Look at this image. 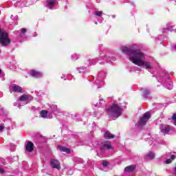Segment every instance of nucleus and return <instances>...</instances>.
<instances>
[{
    "instance_id": "nucleus-8",
    "label": "nucleus",
    "mask_w": 176,
    "mask_h": 176,
    "mask_svg": "<svg viewBox=\"0 0 176 176\" xmlns=\"http://www.w3.org/2000/svg\"><path fill=\"white\" fill-rule=\"evenodd\" d=\"M100 60H104V61H107V63H113V61L116 60V58L110 56L109 54H105L104 56H100Z\"/></svg>"
},
{
    "instance_id": "nucleus-20",
    "label": "nucleus",
    "mask_w": 176,
    "mask_h": 176,
    "mask_svg": "<svg viewBox=\"0 0 176 176\" xmlns=\"http://www.w3.org/2000/svg\"><path fill=\"white\" fill-rule=\"evenodd\" d=\"M27 152H32L34 151V143L32 142H28L25 145Z\"/></svg>"
},
{
    "instance_id": "nucleus-3",
    "label": "nucleus",
    "mask_w": 176,
    "mask_h": 176,
    "mask_svg": "<svg viewBox=\"0 0 176 176\" xmlns=\"http://www.w3.org/2000/svg\"><path fill=\"white\" fill-rule=\"evenodd\" d=\"M107 112L109 116L113 118H119L122 116L123 112V107L121 104L113 103V105L107 109Z\"/></svg>"
},
{
    "instance_id": "nucleus-24",
    "label": "nucleus",
    "mask_w": 176,
    "mask_h": 176,
    "mask_svg": "<svg viewBox=\"0 0 176 176\" xmlns=\"http://www.w3.org/2000/svg\"><path fill=\"white\" fill-rule=\"evenodd\" d=\"M114 138V136H113V135H112L111 133V132H109V131H106L105 133H104V138H106V140H111V139H112V138Z\"/></svg>"
},
{
    "instance_id": "nucleus-33",
    "label": "nucleus",
    "mask_w": 176,
    "mask_h": 176,
    "mask_svg": "<svg viewBox=\"0 0 176 176\" xmlns=\"http://www.w3.org/2000/svg\"><path fill=\"white\" fill-rule=\"evenodd\" d=\"M11 19L12 20L16 21L19 19V16H14L13 15H11Z\"/></svg>"
},
{
    "instance_id": "nucleus-44",
    "label": "nucleus",
    "mask_w": 176,
    "mask_h": 176,
    "mask_svg": "<svg viewBox=\"0 0 176 176\" xmlns=\"http://www.w3.org/2000/svg\"><path fill=\"white\" fill-rule=\"evenodd\" d=\"M14 105H16V103H14Z\"/></svg>"
},
{
    "instance_id": "nucleus-18",
    "label": "nucleus",
    "mask_w": 176,
    "mask_h": 176,
    "mask_svg": "<svg viewBox=\"0 0 176 176\" xmlns=\"http://www.w3.org/2000/svg\"><path fill=\"white\" fill-rule=\"evenodd\" d=\"M49 111L50 113L52 115L53 112H60V109H58L57 105L56 104H50Z\"/></svg>"
},
{
    "instance_id": "nucleus-42",
    "label": "nucleus",
    "mask_w": 176,
    "mask_h": 176,
    "mask_svg": "<svg viewBox=\"0 0 176 176\" xmlns=\"http://www.w3.org/2000/svg\"><path fill=\"white\" fill-rule=\"evenodd\" d=\"M1 73H2V70L0 69V74H1Z\"/></svg>"
},
{
    "instance_id": "nucleus-6",
    "label": "nucleus",
    "mask_w": 176,
    "mask_h": 176,
    "mask_svg": "<svg viewBox=\"0 0 176 176\" xmlns=\"http://www.w3.org/2000/svg\"><path fill=\"white\" fill-rule=\"evenodd\" d=\"M151 119V113L146 112L145 113L142 117L140 118L139 121V126L142 127V126H144L145 123L147 122L148 120Z\"/></svg>"
},
{
    "instance_id": "nucleus-7",
    "label": "nucleus",
    "mask_w": 176,
    "mask_h": 176,
    "mask_svg": "<svg viewBox=\"0 0 176 176\" xmlns=\"http://www.w3.org/2000/svg\"><path fill=\"white\" fill-rule=\"evenodd\" d=\"M9 89L10 93H23V88L15 84L10 85Z\"/></svg>"
},
{
    "instance_id": "nucleus-1",
    "label": "nucleus",
    "mask_w": 176,
    "mask_h": 176,
    "mask_svg": "<svg viewBox=\"0 0 176 176\" xmlns=\"http://www.w3.org/2000/svg\"><path fill=\"white\" fill-rule=\"evenodd\" d=\"M121 52L128 56V58L135 65L142 67L145 69H152L153 63L151 61H145V54L141 51L126 46L121 47Z\"/></svg>"
},
{
    "instance_id": "nucleus-37",
    "label": "nucleus",
    "mask_w": 176,
    "mask_h": 176,
    "mask_svg": "<svg viewBox=\"0 0 176 176\" xmlns=\"http://www.w3.org/2000/svg\"><path fill=\"white\" fill-rule=\"evenodd\" d=\"M3 173H5V170L3 168H0V174H3Z\"/></svg>"
},
{
    "instance_id": "nucleus-4",
    "label": "nucleus",
    "mask_w": 176,
    "mask_h": 176,
    "mask_svg": "<svg viewBox=\"0 0 176 176\" xmlns=\"http://www.w3.org/2000/svg\"><path fill=\"white\" fill-rule=\"evenodd\" d=\"M11 41L9 38V34L5 30L0 28V45L1 46H8L10 43Z\"/></svg>"
},
{
    "instance_id": "nucleus-9",
    "label": "nucleus",
    "mask_w": 176,
    "mask_h": 176,
    "mask_svg": "<svg viewBox=\"0 0 176 176\" xmlns=\"http://www.w3.org/2000/svg\"><path fill=\"white\" fill-rule=\"evenodd\" d=\"M160 130L163 133V134H168V133H170V130H171V127L170 125L160 124Z\"/></svg>"
},
{
    "instance_id": "nucleus-31",
    "label": "nucleus",
    "mask_w": 176,
    "mask_h": 176,
    "mask_svg": "<svg viewBox=\"0 0 176 176\" xmlns=\"http://www.w3.org/2000/svg\"><path fill=\"white\" fill-rule=\"evenodd\" d=\"M86 67H80L78 68V72L79 74H83V72H86Z\"/></svg>"
},
{
    "instance_id": "nucleus-10",
    "label": "nucleus",
    "mask_w": 176,
    "mask_h": 176,
    "mask_svg": "<svg viewBox=\"0 0 176 176\" xmlns=\"http://www.w3.org/2000/svg\"><path fill=\"white\" fill-rule=\"evenodd\" d=\"M51 166L52 168H56V170H60L61 166H60V162L56 159H52L50 162Z\"/></svg>"
},
{
    "instance_id": "nucleus-13",
    "label": "nucleus",
    "mask_w": 176,
    "mask_h": 176,
    "mask_svg": "<svg viewBox=\"0 0 176 176\" xmlns=\"http://www.w3.org/2000/svg\"><path fill=\"white\" fill-rule=\"evenodd\" d=\"M173 28H174V25L172 23H167L166 27H164L162 29V32L166 33L168 31H173Z\"/></svg>"
},
{
    "instance_id": "nucleus-30",
    "label": "nucleus",
    "mask_w": 176,
    "mask_h": 176,
    "mask_svg": "<svg viewBox=\"0 0 176 176\" xmlns=\"http://www.w3.org/2000/svg\"><path fill=\"white\" fill-rule=\"evenodd\" d=\"M27 32V29L22 28L21 29V33L19 34V38H22L23 35Z\"/></svg>"
},
{
    "instance_id": "nucleus-40",
    "label": "nucleus",
    "mask_w": 176,
    "mask_h": 176,
    "mask_svg": "<svg viewBox=\"0 0 176 176\" xmlns=\"http://www.w3.org/2000/svg\"><path fill=\"white\" fill-rule=\"evenodd\" d=\"M2 130H3V126H0V131H2Z\"/></svg>"
},
{
    "instance_id": "nucleus-25",
    "label": "nucleus",
    "mask_w": 176,
    "mask_h": 176,
    "mask_svg": "<svg viewBox=\"0 0 176 176\" xmlns=\"http://www.w3.org/2000/svg\"><path fill=\"white\" fill-rule=\"evenodd\" d=\"M100 61V60H98V58H95V59H90L89 60V65H87V67H90L91 65H96V63Z\"/></svg>"
},
{
    "instance_id": "nucleus-36",
    "label": "nucleus",
    "mask_w": 176,
    "mask_h": 176,
    "mask_svg": "<svg viewBox=\"0 0 176 176\" xmlns=\"http://www.w3.org/2000/svg\"><path fill=\"white\" fill-rule=\"evenodd\" d=\"M15 149H16V146L12 145V148H10V151H12L13 152V151H14Z\"/></svg>"
},
{
    "instance_id": "nucleus-28",
    "label": "nucleus",
    "mask_w": 176,
    "mask_h": 176,
    "mask_svg": "<svg viewBox=\"0 0 176 176\" xmlns=\"http://www.w3.org/2000/svg\"><path fill=\"white\" fill-rule=\"evenodd\" d=\"M102 101H104V99H102V98H101V96L99 97V102L96 103V107H97V108H100V107H101V105L102 104Z\"/></svg>"
},
{
    "instance_id": "nucleus-23",
    "label": "nucleus",
    "mask_w": 176,
    "mask_h": 176,
    "mask_svg": "<svg viewBox=\"0 0 176 176\" xmlns=\"http://www.w3.org/2000/svg\"><path fill=\"white\" fill-rule=\"evenodd\" d=\"M58 149L60 151V152H66V153H71V150L68 148L62 146H58Z\"/></svg>"
},
{
    "instance_id": "nucleus-15",
    "label": "nucleus",
    "mask_w": 176,
    "mask_h": 176,
    "mask_svg": "<svg viewBox=\"0 0 176 176\" xmlns=\"http://www.w3.org/2000/svg\"><path fill=\"white\" fill-rule=\"evenodd\" d=\"M102 79H104V77L99 75L96 80H95L96 85H98L97 89L101 88V87H100L98 85H104V80H102Z\"/></svg>"
},
{
    "instance_id": "nucleus-17",
    "label": "nucleus",
    "mask_w": 176,
    "mask_h": 176,
    "mask_svg": "<svg viewBox=\"0 0 176 176\" xmlns=\"http://www.w3.org/2000/svg\"><path fill=\"white\" fill-rule=\"evenodd\" d=\"M57 3V0H47V8L49 9H54V5Z\"/></svg>"
},
{
    "instance_id": "nucleus-12",
    "label": "nucleus",
    "mask_w": 176,
    "mask_h": 176,
    "mask_svg": "<svg viewBox=\"0 0 176 176\" xmlns=\"http://www.w3.org/2000/svg\"><path fill=\"white\" fill-rule=\"evenodd\" d=\"M112 149V144L109 142H105L102 144V151H109Z\"/></svg>"
},
{
    "instance_id": "nucleus-21",
    "label": "nucleus",
    "mask_w": 176,
    "mask_h": 176,
    "mask_svg": "<svg viewBox=\"0 0 176 176\" xmlns=\"http://www.w3.org/2000/svg\"><path fill=\"white\" fill-rule=\"evenodd\" d=\"M25 0H21L19 1H17L14 5L18 8H24L25 7Z\"/></svg>"
},
{
    "instance_id": "nucleus-16",
    "label": "nucleus",
    "mask_w": 176,
    "mask_h": 176,
    "mask_svg": "<svg viewBox=\"0 0 176 176\" xmlns=\"http://www.w3.org/2000/svg\"><path fill=\"white\" fill-rule=\"evenodd\" d=\"M142 91H143L142 97L144 98H149V94H151V90L148 88H142Z\"/></svg>"
},
{
    "instance_id": "nucleus-39",
    "label": "nucleus",
    "mask_w": 176,
    "mask_h": 176,
    "mask_svg": "<svg viewBox=\"0 0 176 176\" xmlns=\"http://www.w3.org/2000/svg\"><path fill=\"white\" fill-rule=\"evenodd\" d=\"M62 79H64V80H67V77L65 76H64L63 77H61Z\"/></svg>"
},
{
    "instance_id": "nucleus-14",
    "label": "nucleus",
    "mask_w": 176,
    "mask_h": 176,
    "mask_svg": "<svg viewBox=\"0 0 176 176\" xmlns=\"http://www.w3.org/2000/svg\"><path fill=\"white\" fill-rule=\"evenodd\" d=\"M30 75L31 76H33V78H42V76H43V74L42 73L35 70H32L30 72Z\"/></svg>"
},
{
    "instance_id": "nucleus-5",
    "label": "nucleus",
    "mask_w": 176,
    "mask_h": 176,
    "mask_svg": "<svg viewBox=\"0 0 176 176\" xmlns=\"http://www.w3.org/2000/svg\"><path fill=\"white\" fill-rule=\"evenodd\" d=\"M19 105H25L30 102V101H32V96H27V95H22L21 97L19 98Z\"/></svg>"
},
{
    "instance_id": "nucleus-26",
    "label": "nucleus",
    "mask_w": 176,
    "mask_h": 176,
    "mask_svg": "<svg viewBox=\"0 0 176 176\" xmlns=\"http://www.w3.org/2000/svg\"><path fill=\"white\" fill-rule=\"evenodd\" d=\"M174 154H172L170 155V159H168L166 161V164H170V163H171L173 162V160H174V159H175V154L176 153H173Z\"/></svg>"
},
{
    "instance_id": "nucleus-45",
    "label": "nucleus",
    "mask_w": 176,
    "mask_h": 176,
    "mask_svg": "<svg viewBox=\"0 0 176 176\" xmlns=\"http://www.w3.org/2000/svg\"><path fill=\"white\" fill-rule=\"evenodd\" d=\"M175 2H176V0H175Z\"/></svg>"
},
{
    "instance_id": "nucleus-32",
    "label": "nucleus",
    "mask_w": 176,
    "mask_h": 176,
    "mask_svg": "<svg viewBox=\"0 0 176 176\" xmlns=\"http://www.w3.org/2000/svg\"><path fill=\"white\" fill-rule=\"evenodd\" d=\"M172 119L173 120V124H175V126H176V115L175 114L173 115Z\"/></svg>"
},
{
    "instance_id": "nucleus-38",
    "label": "nucleus",
    "mask_w": 176,
    "mask_h": 176,
    "mask_svg": "<svg viewBox=\"0 0 176 176\" xmlns=\"http://www.w3.org/2000/svg\"><path fill=\"white\" fill-rule=\"evenodd\" d=\"M172 50L175 51L176 50V44H175L173 47H172Z\"/></svg>"
},
{
    "instance_id": "nucleus-22",
    "label": "nucleus",
    "mask_w": 176,
    "mask_h": 176,
    "mask_svg": "<svg viewBox=\"0 0 176 176\" xmlns=\"http://www.w3.org/2000/svg\"><path fill=\"white\" fill-rule=\"evenodd\" d=\"M124 170L126 173H133V171L135 170V165H131L126 166Z\"/></svg>"
},
{
    "instance_id": "nucleus-2",
    "label": "nucleus",
    "mask_w": 176,
    "mask_h": 176,
    "mask_svg": "<svg viewBox=\"0 0 176 176\" xmlns=\"http://www.w3.org/2000/svg\"><path fill=\"white\" fill-rule=\"evenodd\" d=\"M174 75V73L170 72L167 74L166 72H161L159 74V79H161L162 80L160 81L161 83L168 89V90H171L173 87H174V85L170 80V76H173Z\"/></svg>"
},
{
    "instance_id": "nucleus-27",
    "label": "nucleus",
    "mask_w": 176,
    "mask_h": 176,
    "mask_svg": "<svg viewBox=\"0 0 176 176\" xmlns=\"http://www.w3.org/2000/svg\"><path fill=\"white\" fill-rule=\"evenodd\" d=\"M79 57H80V55L78 54H74L71 56V60H72V61H76V60H79Z\"/></svg>"
},
{
    "instance_id": "nucleus-41",
    "label": "nucleus",
    "mask_w": 176,
    "mask_h": 176,
    "mask_svg": "<svg viewBox=\"0 0 176 176\" xmlns=\"http://www.w3.org/2000/svg\"><path fill=\"white\" fill-rule=\"evenodd\" d=\"M116 17V15H112V18H113V19H115Z\"/></svg>"
},
{
    "instance_id": "nucleus-11",
    "label": "nucleus",
    "mask_w": 176,
    "mask_h": 176,
    "mask_svg": "<svg viewBox=\"0 0 176 176\" xmlns=\"http://www.w3.org/2000/svg\"><path fill=\"white\" fill-rule=\"evenodd\" d=\"M41 116L43 118L52 119L53 118V115L50 113V111H47L46 110H43L41 111Z\"/></svg>"
},
{
    "instance_id": "nucleus-29",
    "label": "nucleus",
    "mask_w": 176,
    "mask_h": 176,
    "mask_svg": "<svg viewBox=\"0 0 176 176\" xmlns=\"http://www.w3.org/2000/svg\"><path fill=\"white\" fill-rule=\"evenodd\" d=\"M94 14L95 16H97V17H102V11H95L94 12Z\"/></svg>"
},
{
    "instance_id": "nucleus-34",
    "label": "nucleus",
    "mask_w": 176,
    "mask_h": 176,
    "mask_svg": "<svg viewBox=\"0 0 176 176\" xmlns=\"http://www.w3.org/2000/svg\"><path fill=\"white\" fill-rule=\"evenodd\" d=\"M102 166L104 167H107L108 166V162H107V161L103 162H102Z\"/></svg>"
},
{
    "instance_id": "nucleus-19",
    "label": "nucleus",
    "mask_w": 176,
    "mask_h": 176,
    "mask_svg": "<svg viewBox=\"0 0 176 176\" xmlns=\"http://www.w3.org/2000/svg\"><path fill=\"white\" fill-rule=\"evenodd\" d=\"M153 159H155V153L151 151L148 152L147 155L144 156L145 160H153Z\"/></svg>"
},
{
    "instance_id": "nucleus-43",
    "label": "nucleus",
    "mask_w": 176,
    "mask_h": 176,
    "mask_svg": "<svg viewBox=\"0 0 176 176\" xmlns=\"http://www.w3.org/2000/svg\"><path fill=\"white\" fill-rule=\"evenodd\" d=\"M95 24L97 25V24H98V22H95Z\"/></svg>"
},
{
    "instance_id": "nucleus-35",
    "label": "nucleus",
    "mask_w": 176,
    "mask_h": 176,
    "mask_svg": "<svg viewBox=\"0 0 176 176\" xmlns=\"http://www.w3.org/2000/svg\"><path fill=\"white\" fill-rule=\"evenodd\" d=\"M73 171H72V170H69V171H68V175H72V174H73Z\"/></svg>"
}]
</instances>
